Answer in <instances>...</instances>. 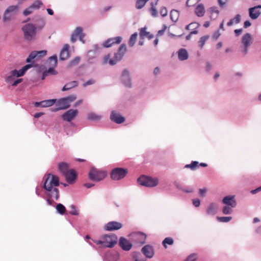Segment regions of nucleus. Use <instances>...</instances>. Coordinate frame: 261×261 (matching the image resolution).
Listing matches in <instances>:
<instances>
[{"mask_svg": "<svg viewBox=\"0 0 261 261\" xmlns=\"http://www.w3.org/2000/svg\"><path fill=\"white\" fill-rule=\"evenodd\" d=\"M44 182L43 188L46 191V194L51 198L58 200L59 197V191L56 188L59 186V178L52 174L49 173L43 177Z\"/></svg>", "mask_w": 261, "mask_h": 261, "instance_id": "nucleus-1", "label": "nucleus"}, {"mask_svg": "<svg viewBox=\"0 0 261 261\" xmlns=\"http://www.w3.org/2000/svg\"><path fill=\"white\" fill-rule=\"evenodd\" d=\"M41 25L35 27L32 23H28L24 25L22 30L23 32L24 37L27 40H32L34 39L36 35V30L41 29L44 25V21L43 19H40Z\"/></svg>", "mask_w": 261, "mask_h": 261, "instance_id": "nucleus-2", "label": "nucleus"}, {"mask_svg": "<svg viewBox=\"0 0 261 261\" xmlns=\"http://www.w3.org/2000/svg\"><path fill=\"white\" fill-rule=\"evenodd\" d=\"M126 51V47L125 44H122L120 45L119 48V49L117 53H115L114 55V59H110V55H108L106 56L104 58V63H109L111 65H115L117 62L120 61L124 54Z\"/></svg>", "mask_w": 261, "mask_h": 261, "instance_id": "nucleus-3", "label": "nucleus"}, {"mask_svg": "<svg viewBox=\"0 0 261 261\" xmlns=\"http://www.w3.org/2000/svg\"><path fill=\"white\" fill-rule=\"evenodd\" d=\"M76 98L75 95H71L60 99L57 102V106L58 108L56 109V111L68 109L70 106V103L74 101Z\"/></svg>", "mask_w": 261, "mask_h": 261, "instance_id": "nucleus-4", "label": "nucleus"}, {"mask_svg": "<svg viewBox=\"0 0 261 261\" xmlns=\"http://www.w3.org/2000/svg\"><path fill=\"white\" fill-rule=\"evenodd\" d=\"M139 185L147 187H154L158 184V179L145 175L141 176L137 180Z\"/></svg>", "mask_w": 261, "mask_h": 261, "instance_id": "nucleus-5", "label": "nucleus"}, {"mask_svg": "<svg viewBox=\"0 0 261 261\" xmlns=\"http://www.w3.org/2000/svg\"><path fill=\"white\" fill-rule=\"evenodd\" d=\"M107 175L106 172L93 168L89 173V178L92 181H99L103 179Z\"/></svg>", "mask_w": 261, "mask_h": 261, "instance_id": "nucleus-6", "label": "nucleus"}, {"mask_svg": "<svg viewBox=\"0 0 261 261\" xmlns=\"http://www.w3.org/2000/svg\"><path fill=\"white\" fill-rule=\"evenodd\" d=\"M103 246L112 248L117 242V237L115 234H106L102 236Z\"/></svg>", "mask_w": 261, "mask_h": 261, "instance_id": "nucleus-7", "label": "nucleus"}, {"mask_svg": "<svg viewBox=\"0 0 261 261\" xmlns=\"http://www.w3.org/2000/svg\"><path fill=\"white\" fill-rule=\"evenodd\" d=\"M127 173V170L122 168H116L111 173V177L113 180H119L124 178Z\"/></svg>", "mask_w": 261, "mask_h": 261, "instance_id": "nucleus-8", "label": "nucleus"}, {"mask_svg": "<svg viewBox=\"0 0 261 261\" xmlns=\"http://www.w3.org/2000/svg\"><path fill=\"white\" fill-rule=\"evenodd\" d=\"M46 50H40V51H33L31 53L29 57L26 60V62L28 63L31 62L32 60L37 58H40L44 57L46 55Z\"/></svg>", "mask_w": 261, "mask_h": 261, "instance_id": "nucleus-9", "label": "nucleus"}, {"mask_svg": "<svg viewBox=\"0 0 261 261\" xmlns=\"http://www.w3.org/2000/svg\"><path fill=\"white\" fill-rule=\"evenodd\" d=\"M78 111L77 110L70 109L63 114L62 118L64 120L70 122L76 117Z\"/></svg>", "mask_w": 261, "mask_h": 261, "instance_id": "nucleus-10", "label": "nucleus"}, {"mask_svg": "<svg viewBox=\"0 0 261 261\" xmlns=\"http://www.w3.org/2000/svg\"><path fill=\"white\" fill-rule=\"evenodd\" d=\"M64 176L65 177L66 181L69 184H72L75 182L77 177V174L73 169H70Z\"/></svg>", "mask_w": 261, "mask_h": 261, "instance_id": "nucleus-11", "label": "nucleus"}, {"mask_svg": "<svg viewBox=\"0 0 261 261\" xmlns=\"http://www.w3.org/2000/svg\"><path fill=\"white\" fill-rule=\"evenodd\" d=\"M122 224L116 221H111L107 224L105 226V229L108 231L118 230L121 228Z\"/></svg>", "mask_w": 261, "mask_h": 261, "instance_id": "nucleus-12", "label": "nucleus"}, {"mask_svg": "<svg viewBox=\"0 0 261 261\" xmlns=\"http://www.w3.org/2000/svg\"><path fill=\"white\" fill-rule=\"evenodd\" d=\"M142 252L147 258H152L154 254L153 247L149 245L144 246L142 248Z\"/></svg>", "mask_w": 261, "mask_h": 261, "instance_id": "nucleus-13", "label": "nucleus"}, {"mask_svg": "<svg viewBox=\"0 0 261 261\" xmlns=\"http://www.w3.org/2000/svg\"><path fill=\"white\" fill-rule=\"evenodd\" d=\"M146 235L141 232H138L133 234V239L138 244H143L145 242Z\"/></svg>", "mask_w": 261, "mask_h": 261, "instance_id": "nucleus-14", "label": "nucleus"}, {"mask_svg": "<svg viewBox=\"0 0 261 261\" xmlns=\"http://www.w3.org/2000/svg\"><path fill=\"white\" fill-rule=\"evenodd\" d=\"M121 40L122 38L120 36L110 38L103 42V45L105 47H110L113 44L120 43Z\"/></svg>", "mask_w": 261, "mask_h": 261, "instance_id": "nucleus-15", "label": "nucleus"}, {"mask_svg": "<svg viewBox=\"0 0 261 261\" xmlns=\"http://www.w3.org/2000/svg\"><path fill=\"white\" fill-rule=\"evenodd\" d=\"M251 36L250 34L247 33L244 35L242 38V43L244 45L245 48L244 49V53L246 54L247 53L248 47L250 46L251 42Z\"/></svg>", "mask_w": 261, "mask_h": 261, "instance_id": "nucleus-16", "label": "nucleus"}, {"mask_svg": "<svg viewBox=\"0 0 261 261\" xmlns=\"http://www.w3.org/2000/svg\"><path fill=\"white\" fill-rule=\"evenodd\" d=\"M223 204L230 205L232 207H235L237 205L236 201L234 196H225L222 200Z\"/></svg>", "mask_w": 261, "mask_h": 261, "instance_id": "nucleus-17", "label": "nucleus"}, {"mask_svg": "<svg viewBox=\"0 0 261 261\" xmlns=\"http://www.w3.org/2000/svg\"><path fill=\"white\" fill-rule=\"evenodd\" d=\"M119 244L121 248L125 251L129 250L132 247V244L127 240L123 237L120 238Z\"/></svg>", "mask_w": 261, "mask_h": 261, "instance_id": "nucleus-18", "label": "nucleus"}, {"mask_svg": "<svg viewBox=\"0 0 261 261\" xmlns=\"http://www.w3.org/2000/svg\"><path fill=\"white\" fill-rule=\"evenodd\" d=\"M111 119L112 121L118 124L122 123L125 120V119L123 116L114 111H112L111 113Z\"/></svg>", "mask_w": 261, "mask_h": 261, "instance_id": "nucleus-19", "label": "nucleus"}, {"mask_svg": "<svg viewBox=\"0 0 261 261\" xmlns=\"http://www.w3.org/2000/svg\"><path fill=\"white\" fill-rule=\"evenodd\" d=\"M69 45L66 44L61 50L60 54V59L61 60H67L69 57Z\"/></svg>", "mask_w": 261, "mask_h": 261, "instance_id": "nucleus-20", "label": "nucleus"}, {"mask_svg": "<svg viewBox=\"0 0 261 261\" xmlns=\"http://www.w3.org/2000/svg\"><path fill=\"white\" fill-rule=\"evenodd\" d=\"M121 80L126 86L128 87H131L130 79L127 70H123L121 76Z\"/></svg>", "mask_w": 261, "mask_h": 261, "instance_id": "nucleus-21", "label": "nucleus"}, {"mask_svg": "<svg viewBox=\"0 0 261 261\" xmlns=\"http://www.w3.org/2000/svg\"><path fill=\"white\" fill-rule=\"evenodd\" d=\"M19 76H21V75H19V73L18 70L14 69L10 72L8 76L6 79V81L8 83H12L14 81L15 77Z\"/></svg>", "mask_w": 261, "mask_h": 261, "instance_id": "nucleus-22", "label": "nucleus"}, {"mask_svg": "<svg viewBox=\"0 0 261 261\" xmlns=\"http://www.w3.org/2000/svg\"><path fill=\"white\" fill-rule=\"evenodd\" d=\"M205 12V8L203 4H198L195 8V13L198 17H202Z\"/></svg>", "mask_w": 261, "mask_h": 261, "instance_id": "nucleus-23", "label": "nucleus"}, {"mask_svg": "<svg viewBox=\"0 0 261 261\" xmlns=\"http://www.w3.org/2000/svg\"><path fill=\"white\" fill-rule=\"evenodd\" d=\"M83 31V29L81 27H77L74 31V32L72 33V34L71 35L70 37V41L71 42H75L77 38L79 37L80 35L81 34V33Z\"/></svg>", "mask_w": 261, "mask_h": 261, "instance_id": "nucleus-24", "label": "nucleus"}, {"mask_svg": "<svg viewBox=\"0 0 261 261\" xmlns=\"http://www.w3.org/2000/svg\"><path fill=\"white\" fill-rule=\"evenodd\" d=\"M218 210L217 205L216 203H212L207 207L206 214L209 215H214L216 214Z\"/></svg>", "mask_w": 261, "mask_h": 261, "instance_id": "nucleus-25", "label": "nucleus"}, {"mask_svg": "<svg viewBox=\"0 0 261 261\" xmlns=\"http://www.w3.org/2000/svg\"><path fill=\"white\" fill-rule=\"evenodd\" d=\"M249 16L252 19H255L260 14L259 10L257 9V7H253L249 9Z\"/></svg>", "mask_w": 261, "mask_h": 261, "instance_id": "nucleus-26", "label": "nucleus"}, {"mask_svg": "<svg viewBox=\"0 0 261 261\" xmlns=\"http://www.w3.org/2000/svg\"><path fill=\"white\" fill-rule=\"evenodd\" d=\"M139 35L141 39H143L145 37H147L149 39H151L154 37L152 34H150L149 32L146 31L145 28H142L140 29Z\"/></svg>", "mask_w": 261, "mask_h": 261, "instance_id": "nucleus-27", "label": "nucleus"}, {"mask_svg": "<svg viewBox=\"0 0 261 261\" xmlns=\"http://www.w3.org/2000/svg\"><path fill=\"white\" fill-rule=\"evenodd\" d=\"M69 165L65 162H61L58 164V170L64 175L69 170Z\"/></svg>", "mask_w": 261, "mask_h": 261, "instance_id": "nucleus-28", "label": "nucleus"}, {"mask_svg": "<svg viewBox=\"0 0 261 261\" xmlns=\"http://www.w3.org/2000/svg\"><path fill=\"white\" fill-rule=\"evenodd\" d=\"M178 57L179 60L184 61L188 58V53L187 51L184 49H180L178 51Z\"/></svg>", "mask_w": 261, "mask_h": 261, "instance_id": "nucleus-29", "label": "nucleus"}, {"mask_svg": "<svg viewBox=\"0 0 261 261\" xmlns=\"http://www.w3.org/2000/svg\"><path fill=\"white\" fill-rule=\"evenodd\" d=\"M78 86L77 81H73L66 84L63 87L62 91H65L72 89V88L76 87Z\"/></svg>", "mask_w": 261, "mask_h": 261, "instance_id": "nucleus-30", "label": "nucleus"}, {"mask_svg": "<svg viewBox=\"0 0 261 261\" xmlns=\"http://www.w3.org/2000/svg\"><path fill=\"white\" fill-rule=\"evenodd\" d=\"M241 21V16L239 14H237L235 16V17L231 19L227 23V25L228 27H230L233 24H238Z\"/></svg>", "mask_w": 261, "mask_h": 261, "instance_id": "nucleus-31", "label": "nucleus"}, {"mask_svg": "<svg viewBox=\"0 0 261 261\" xmlns=\"http://www.w3.org/2000/svg\"><path fill=\"white\" fill-rule=\"evenodd\" d=\"M47 64L48 65H50L52 67H56L57 64V57L56 55L50 57L47 62Z\"/></svg>", "mask_w": 261, "mask_h": 261, "instance_id": "nucleus-32", "label": "nucleus"}, {"mask_svg": "<svg viewBox=\"0 0 261 261\" xmlns=\"http://www.w3.org/2000/svg\"><path fill=\"white\" fill-rule=\"evenodd\" d=\"M6 11L12 14L13 16H14L18 11V6L16 5L10 6L8 7Z\"/></svg>", "mask_w": 261, "mask_h": 261, "instance_id": "nucleus-33", "label": "nucleus"}, {"mask_svg": "<svg viewBox=\"0 0 261 261\" xmlns=\"http://www.w3.org/2000/svg\"><path fill=\"white\" fill-rule=\"evenodd\" d=\"M157 5V2H155L154 4L153 3H151L150 5L151 7L150 8V12L151 15L153 17H156L158 16V12L156 9L155 6Z\"/></svg>", "mask_w": 261, "mask_h": 261, "instance_id": "nucleus-34", "label": "nucleus"}, {"mask_svg": "<svg viewBox=\"0 0 261 261\" xmlns=\"http://www.w3.org/2000/svg\"><path fill=\"white\" fill-rule=\"evenodd\" d=\"M56 99H48L42 101V107H48L53 106L56 102Z\"/></svg>", "mask_w": 261, "mask_h": 261, "instance_id": "nucleus-35", "label": "nucleus"}, {"mask_svg": "<svg viewBox=\"0 0 261 261\" xmlns=\"http://www.w3.org/2000/svg\"><path fill=\"white\" fill-rule=\"evenodd\" d=\"M179 17V13L177 10H172L170 12V18L173 22L177 21Z\"/></svg>", "mask_w": 261, "mask_h": 261, "instance_id": "nucleus-36", "label": "nucleus"}, {"mask_svg": "<svg viewBox=\"0 0 261 261\" xmlns=\"http://www.w3.org/2000/svg\"><path fill=\"white\" fill-rule=\"evenodd\" d=\"M55 67H50L47 70H46L43 72L42 74V79L43 80L45 79V77L47 76L48 74H56V72L54 69Z\"/></svg>", "mask_w": 261, "mask_h": 261, "instance_id": "nucleus-37", "label": "nucleus"}, {"mask_svg": "<svg viewBox=\"0 0 261 261\" xmlns=\"http://www.w3.org/2000/svg\"><path fill=\"white\" fill-rule=\"evenodd\" d=\"M87 118L89 120L96 121L100 120L101 116L94 113H90L88 114Z\"/></svg>", "mask_w": 261, "mask_h": 261, "instance_id": "nucleus-38", "label": "nucleus"}, {"mask_svg": "<svg viewBox=\"0 0 261 261\" xmlns=\"http://www.w3.org/2000/svg\"><path fill=\"white\" fill-rule=\"evenodd\" d=\"M138 36L137 33H135L133 34H132L130 36V38L129 39V42H128V45L130 47H133L136 41L137 38Z\"/></svg>", "mask_w": 261, "mask_h": 261, "instance_id": "nucleus-39", "label": "nucleus"}, {"mask_svg": "<svg viewBox=\"0 0 261 261\" xmlns=\"http://www.w3.org/2000/svg\"><path fill=\"white\" fill-rule=\"evenodd\" d=\"M199 163L197 161H192L190 164H187L185 165V168H190L192 170H195L198 167Z\"/></svg>", "mask_w": 261, "mask_h": 261, "instance_id": "nucleus-40", "label": "nucleus"}, {"mask_svg": "<svg viewBox=\"0 0 261 261\" xmlns=\"http://www.w3.org/2000/svg\"><path fill=\"white\" fill-rule=\"evenodd\" d=\"M149 0H137L136 7L138 9H142Z\"/></svg>", "mask_w": 261, "mask_h": 261, "instance_id": "nucleus-41", "label": "nucleus"}, {"mask_svg": "<svg viewBox=\"0 0 261 261\" xmlns=\"http://www.w3.org/2000/svg\"><path fill=\"white\" fill-rule=\"evenodd\" d=\"M56 210L61 215H63L66 212L65 207L61 203H59L56 206Z\"/></svg>", "mask_w": 261, "mask_h": 261, "instance_id": "nucleus-42", "label": "nucleus"}, {"mask_svg": "<svg viewBox=\"0 0 261 261\" xmlns=\"http://www.w3.org/2000/svg\"><path fill=\"white\" fill-rule=\"evenodd\" d=\"M200 24H199L197 22H194L190 23L189 24L187 25L186 27V29L188 30H193L197 29L199 27Z\"/></svg>", "mask_w": 261, "mask_h": 261, "instance_id": "nucleus-43", "label": "nucleus"}, {"mask_svg": "<svg viewBox=\"0 0 261 261\" xmlns=\"http://www.w3.org/2000/svg\"><path fill=\"white\" fill-rule=\"evenodd\" d=\"M13 16L12 15V14L5 11L3 16V20L4 22L9 21L11 20V18Z\"/></svg>", "mask_w": 261, "mask_h": 261, "instance_id": "nucleus-44", "label": "nucleus"}, {"mask_svg": "<svg viewBox=\"0 0 261 261\" xmlns=\"http://www.w3.org/2000/svg\"><path fill=\"white\" fill-rule=\"evenodd\" d=\"M31 67V64H27L23 66L21 69L18 70V72L19 73V75H21V76L23 75L26 71L28 70L29 68H30Z\"/></svg>", "mask_w": 261, "mask_h": 261, "instance_id": "nucleus-45", "label": "nucleus"}, {"mask_svg": "<svg viewBox=\"0 0 261 261\" xmlns=\"http://www.w3.org/2000/svg\"><path fill=\"white\" fill-rule=\"evenodd\" d=\"M232 207L230 205H226L222 210V212L225 215L230 214L232 212Z\"/></svg>", "mask_w": 261, "mask_h": 261, "instance_id": "nucleus-46", "label": "nucleus"}, {"mask_svg": "<svg viewBox=\"0 0 261 261\" xmlns=\"http://www.w3.org/2000/svg\"><path fill=\"white\" fill-rule=\"evenodd\" d=\"M173 243V240L170 237L166 238L163 241V244L165 248L167 247V244L171 245H172Z\"/></svg>", "mask_w": 261, "mask_h": 261, "instance_id": "nucleus-47", "label": "nucleus"}, {"mask_svg": "<svg viewBox=\"0 0 261 261\" xmlns=\"http://www.w3.org/2000/svg\"><path fill=\"white\" fill-rule=\"evenodd\" d=\"M217 219L221 222H228L232 219L231 217H217Z\"/></svg>", "mask_w": 261, "mask_h": 261, "instance_id": "nucleus-48", "label": "nucleus"}, {"mask_svg": "<svg viewBox=\"0 0 261 261\" xmlns=\"http://www.w3.org/2000/svg\"><path fill=\"white\" fill-rule=\"evenodd\" d=\"M208 38V37L206 36H203L200 38V40L199 41V45L201 48L203 47V45L205 44V42H206Z\"/></svg>", "mask_w": 261, "mask_h": 261, "instance_id": "nucleus-49", "label": "nucleus"}, {"mask_svg": "<svg viewBox=\"0 0 261 261\" xmlns=\"http://www.w3.org/2000/svg\"><path fill=\"white\" fill-rule=\"evenodd\" d=\"M34 10L35 9H33V7L31 6L29 8L24 10L23 14L24 16H27L28 15L31 14L34 11Z\"/></svg>", "mask_w": 261, "mask_h": 261, "instance_id": "nucleus-50", "label": "nucleus"}, {"mask_svg": "<svg viewBox=\"0 0 261 261\" xmlns=\"http://www.w3.org/2000/svg\"><path fill=\"white\" fill-rule=\"evenodd\" d=\"M71 210L69 212V213L71 215L77 216L79 214V211L76 210L75 207L73 205H71L70 206Z\"/></svg>", "mask_w": 261, "mask_h": 261, "instance_id": "nucleus-51", "label": "nucleus"}, {"mask_svg": "<svg viewBox=\"0 0 261 261\" xmlns=\"http://www.w3.org/2000/svg\"><path fill=\"white\" fill-rule=\"evenodd\" d=\"M42 5V3L41 1L39 0H37L35 1L33 4L31 5L33 9H38L40 8V6Z\"/></svg>", "mask_w": 261, "mask_h": 261, "instance_id": "nucleus-52", "label": "nucleus"}, {"mask_svg": "<svg viewBox=\"0 0 261 261\" xmlns=\"http://www.w3.org/2000/svg\"><path fill=\"white\" fill-rule=\"evenodd\" d=\"M160 13L163 17H165L167 15L168 11L165 7H162L160 10Z\"/></svg>", "mask_w": 261, "mask_h": 261, "instance_id": "nucleus-53", "label": "nucleus"}, {"mask_svg": "<svg viewBox=\"0 0 261 261\" xmlns=\"http://www.w3.org/2000/svg\"><path fill=\"white\" fill-rule=\"evenodd\" d=\"M80 60V58L79 57H75L70 62V64L71 66L76 65L79 63Z\"/></svg>", "mask_w": 261, "mask_h": 261, "instance_id": "nucleus-54", "label": "nucleus"}, {"mask_svg": "<svg viewBox=\"0 0 261 261\" xmlns=\"http://www.w3.org/2000/svg\"><path fill=\"white\" fill-rule=\"evenodd\" d=\"M95 83V80L93 79H90L87 81L86 83L83 84L84 87H86L88 85H92Z\"/></svg>", "mask_w": 261, "mask_h": 261, "instance_id": "nucleus-55", "label": "nucleus"}, {"mask_svg": "<svg viewBox=\"0 0 261 261\" xmlns=\"http://www.w3.org/2000/svg\"><path fill=\"white\" fill-rule=\"evenodd\" d=\"M193 204L196 207H198L200 205V201L198 199L193 200Z\"/></svg>", "mask_w": 261, "mask_h": 261, "instance_id": "nucleus-56", "label": "nucleus"}, {"mask_svg": "<svg viewBox=\"0 0 261 261\" xmlns=\"http://www.w3.org/2000/svg\"><path fill=\"white\" fill-rule=\"evenodd\" d=\"M228 0H218V3L221 7H223Z\"/></svg>", "mask_w": 261, "mask_h": 261, "instance_id": "nucleus-57", "label": "nucleus"}, {"mask_svg": "<svg viewBox=\"0 0 261 261\" xmlns=\"http://www.w3.org/2000/svg\"><path fill=\"white\" fill-rule=\"evenodd\" d=\"M166 29L167 27L166 25H164V29L158 31L157 36H159L162 35Z\"/></svg>", "mask_w": 261, "mask_h": 261, "instance_id": "nucleus-58", "label": "nucleus"}, {"mask_svg": "<svg viewBox=\"0 0 261 261\" xmlns=\"http://www.w3.org/2000/svg\"><path fill=\"white\" fill-rule=\"evenodd\" d=\"M22 81V79H19L16 80H15L13 83H12V86H17L19 83H21Z\"/></svg>", "mask_w": 261, "mask_h": 261, "instance_id": "nucleus-59", "label": "nucleus"}, {"mask_svg": "<svg viewBox=\"0 0 261 261\" xmlns=\"http://www.w3.org/2000/svg\"><path fill=\"white\" fill-rule=\"evenodd\" d=\"M206 192V190L205 189H200L199 190V193L200 195L204 197L205 196V194Z\"/></svg>", "mask_w": 261, "mask_h": 261, "instance_id": "nucleus-60", "label": "nucleus"}, {"mask_svg": "<svg viewBox=\"0 0 261 261\" xmlns=\"http://www.w3.org/2000/svg\"><path fill=\"white\" fill-rule=\"evenodd\" d=\"M242 31H243V29H236V30H234V33H235L236 36H239L241 34Z\"/></svg>", "mask_w": 261, "mask_h": 261, "instance_id": "nucleus-61", "label": "nucleus"}, {"mask_svg": "<svg viewBox=\"0 0 261 261\" xmlns=\"http://www.w3.org/2000/svg\"><path fill=\"white\" fill-rule=\"evenodd\" d=\"M261 191V186L256 188L255 190H253L251 191V193L253 194L256 193L258 192H259Z\"/></svg>", "mask_w": 261, "mask_h": 261, "instance_id": "nucleus-62", "label": "nucleus"}, {"mask_svg": "<svg viewBox=\"0 0 261 261\" xmlns=\"http://www.w3.org/2000/svg\"><path fill=\"white\" fill-rule=\"evenodd\" d=\"M261 191V186L256 188L255 190H253L251 191V193L253 194L256 193L258 192H259Z\"/></svg>", "mask_w": 261, "mask_h": 261, "instance_id": "nucleus-63", "label": "nucleus"}, {"mask_svg": "<svg viewBox=\"0 0 261 261\" xmlns=\"http://www.w3.org/2000/svg\"><path fill=\"white\" fill-rule=\"evenodd\" d=\"M195 260V257L194 255H190L187 259L186 261H194Z\"/></svg>", "mask_w": 261, "mask_h": 261, "instance_id": "nucleus-64", "label": "nucleus"}]
</instances>
